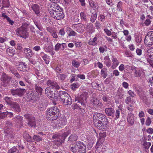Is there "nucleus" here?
I'll return each instance as SVG.
<instances>
[{
  "mask_svg": "<svg viewBox=\"0 0 153 153\" xmlns=\"http://www.w3.org/2000/svg\"><path fill=\"white\" fill-rule=\"evenodd\" d=\"M45 114L46 119L50 121L56 120L60 115L59 110L56 106L48 108Z\"/></svg>",
  "mask_w": 153,
  "mask_h": 153,
  "instance_id": "nucleus-1",
  "label": "nucleus"
},
{
  "mask_svg": "<svg viewBox=\"0 0 153 153\" xmlns=\"http://www.w3.org/2000/svg\"><path fill=\"white\" fill-rule=\"evenodd\" d=\"M69 132L67 131L64 132L62 134H56L53 135L52 136V142L57 146H61L67 136L69 134Z\"/></svg>",
  "mask_w": 153,
  "mask_h": 153,
  "instance_id": "nucleus-2",
  "label": "nucleus"
},
{
  "mask_svg": "<svg viewBox=\"0 0 153 153\" xmlns=\"http://www.w3.org/2000/svg\"><path fill=\"white\" fill-rule=\"evenodd\" d=\"M70 150L73 153H85L86 146L81 142H77L74 143V146L70 148Z\"/></svg>",
  "mask_w": 153,
  "mask_h": 153,
  "instance_id": "nucleus-3",
  "label": "nucleus"
},
{
  "mask_svg": "<svg viewBox=\"0 0 153 153\" xmlns=\"http://www.w3.org/2000/svg\"><path fill=\"white\" fill-rule=\"evenodd\" d=\"M16 31V35L18 36L25 39L28 36L27 29L23 25L17 29Z\"/></svg>",
  "mask_w": 153,
  "mask_h": 153,
  "instance_id": "nucleus-4",
  "label": "nucleus"
},
{
  "mask_svg": "<svg viewBox=\"0 0 153 153\" xmlns=\"http://www.w3.org/2000/svg\"><path fill=\"white\" fill-rule=\"evenodd\" d=\"M145 56L147 62L153 68V48L147 50Z\"/></svg>",
  "mask_w": 153,
  "mask_h": 153,
  "instance_id": "nucleus-5",
  "label": "nucleus"
},
{
  "mask_svg": "<svg viewBox=\"0 0 153 153\" xmlns=\"http://www.w3.org/2000/svg\"><path fill=\"white\" fill-rule=\"evenodd\" d=\"M45 93L49 97L55 99L57 97V91L50 86L46 88Z\"/></svg>",
  "mask_w": 153,
  "mask_h": 153,
  "instance_id": "nucleus-6",
  "label": "nucleus"
},
{
  "mask_svg": "<svg viewBox=\"0 0 153 153\" xmlns=\"http://www.w3.org/2000/svg\"><path fill=\"white\" fill-rule=\"evenodd\" d=\"M50 13L51 15L56 19L60 20L64 17V15L62 10L58 11L51 10Z\"/></svg>",
  "mask_w": 153,
  "mask_h": 153,
  "instance_id": "nucleus-7",
  "label": "nucleus"
},
{
  "mask_svg": "<svg viewBox=\"0 0 153 153\" xmlns=\"http://www.w3.org/2000/svg\"><path fill=\"white\" fill-rule=\"evenodd\" d=\"M25 92V89L24 88H18L16 89H11L10 90V93L14 96L21 97Z\"/></svg>",
  "mask_w": 153,
  "mask_h": 153,
  "instance_id": "nucleus-8",
  "label": "nucleus"
},
{
  "mask_svg": "<svg viewBox=\"0 0 153 153\" xmlns=\"http://www.w3.org/2000/svg\"><path fill=\"white\" fill-rule=\"evenodd\" d=\"M93 122L94 124L96 123L99 121L107 120L106 116L101 114L96 113H94L93 115Z\"/></svg>",
  "mask_w": 153,
  "mask_h": 153,
  "instance_id": "nucleus-9",
  "label": "nucleus"
},
{
  "mask_svg": "<svg viewBox=\"0 0 153 153\" xmlns=\"http://www.w3.org/2000/svg\"><path fill=\"white\" fill-rule=\"evenodd\" d=\"M26 119L28 120L27 124L31 127H35L36 126V120L34 117L30 114H26L25 115Z\"/></svg>",
  "mask_w": 153,
  "mask_h": 153,
  "instance_id": "nucleus-10",
  "label": "nucleus"
},
{
  "mask_svg": "<svg viewBox=\"0 0 153 153\" xmlns=\"http://www.w3.org/2000/svg\"><path fill=\"white\" fill-rule=\"evenodd\" d=\"M99 121L96 123L94 124L95 126L100 130L105 129L106 128L107 123L105 120Z\"/></svg>",
  "mask_w": 153,
  "mask_h": 153,
  "instance_id": "nucleus-11",
  "label": "nucleus"
},
{
  "mask_svg": "<svg viewBox=\"0 0 153 153\" xmlns=\"http://www.w3.org/2000/svg\"><path fill=\"white\" fill-rule=\"evenodd\" d=\"M67 122L66 118L64 116H62L57 121L56 126L59 128H63L66 125Z\"/></svg>",
  "mask_w": 153,
  "mask_h": 153,
  "instance_id": "nucleus-12",
  "label": "nucleus"
},
{
  "mask_svg": "<svg viewBox=\"0 0 153 153\" xmlns=\"http://www.w3.org/2000/svg\"><path fill=\"white\" fill-rule=\"evenodd\" d=\"M91 102L93 106L97 108H101L103 106L102 102L96 98H93L91 100Z\"/></svg>",
  "mask_w": 153,
  "mask_h": 153,
  "instance_id": "nucleus-13",
  "label": "nucleus"
},
{
  "mask_svg": "<svg viewBox=\"0 0 153 153\" xmlns=\"http://www.w3.org/2000/svg\"><path fill=\"white\" fill-rule=\"evenodd\" d=\"M59 94V100L61 101V102L64 100L67 97H69L70 96L66 92L63 91H60Z\"/></svg>",
  "mask_w": 153,
  "mask_h": 153,
  "instance_id": "nucleus-14",
  "label": "nucleus"
},
{
  "mask_svg": "<svg viewBox=\"0 0 153 153\" xmlns=\"http://www.w3.org/2000/svg\"><path fill=\"white\" fill-rule=\"evenodd\" d=\"M135 116L134 114L131 112L129 113L127 116V122L131 126L133 125L135 121Z\"/></svg>",
  "mask_w": 153,
  "mask_h": 153,
  "instance_id": "nucleus-15",
  "label": "nucleus"
},
{
  "mask_svg": "<svg viewBox=\"0 0 153 153\" xmlns=\"http://www.w3.org/2000/svg\"><path fill=\"white\" fill-rule=\"evenodd\" d=\"M47 84L49 86L52 87V88H55V89H59L60 87L57 82H53L51 80H48L47 82Z\"/></svg>",
  "mask_w": 153,
  "mask_h": 153,
  "instance_id": "nucleus-16",
  "label": "nucleus"
},
{
  "mask_svg": "<svg viewBox=\"0 0 153 153\" xmlns=\"http://www.w3.org/2000/svg\"><path fill=\"white\" fill-rule=\"evenodd\" d=\"M23 52L26 57H31L33 55L34 53L33 51L30 48H24Z\"/></svg>",
  "mask_w": 153,
  "mask_h": 153,
  "instance_id": "nucleus-17",
  "label": "nucleus"
},
{
  "mask_svg": "<svg viewBox=\"0 0 153 153\" xmlns=\"http://www.w3.org/2000/svg\"><path fill=\"white\" fill-rule=\"evenodd\" d=\"M144 43L147 47H150L153 45V41L148 34L145 36Z\"/></svg>",
  "mask_w": 153,
  "mask_h": 153,
  "instance_id": "nucleus-18",
  "label": "nucleus"
},
{
  "mask_svg": "<svg viewBox=\"0 0 153 153\" xmlns=\"http://www.w3.org/2000/svg\"><path fill=\"white\" fill-rule=\"evenodd\" d=\"M131 68L132 70L133 69L134 71V76L135 77H140L143 74L144 72L142 69L132 67H131Z\"/></svg>",
  "mask_w": 153,
  "mask_h": 153,
  "instance_id": "nucleus-19",
  "label": "nucleus"
},
{
  "mask_svg": "<svg viewBox=\"0 0 153 153\" xmlns=\"http://www.w3.org/2000/svg\"><path fill=\"white\" fill-rule=\"evenodd\" d=\"M10 106L15 112H19L21 111V109L20 105L16 102H13Z\"/></svg>",
  "mask_w": 153,
  "mask_h": 153,
  "instance_id": "nucleus-20",
  "label": "nucleus"
},
{
  "mask_svg": "<svg viewBox=\"0 0 153 153\" xmlns=\"http://www.w3.org/2000/svg\"><path fill=\"white\" fill-rule=\"evenodd\" d=\"M105 111L107 116L112 117L114 116L115 111L112 108H106L105 109Z\"/></svg>",
  "mask_w": 153,
  "mask_h": 153,
  "instance_id": "nucleus-21",
  "label": "nucleus"
},
{
  "mask_svg": "<svg viewBox=\"0 0 153 153\" xmlns=\"http://www.w3.org/2000/svg\"><path fill=\"white\" fill-rule=\"evenodd\" d=\"M74 109H81L82 108L85 107V105L82 101L79 100L74 104Z\"/></svg>",
  "mask_w": 153,
  "mask_h": 153,
  "instance_id": "nucleus-22",
  "label": "nucleus"
},
{
  "mask_svg": "<svg viewBox=\"0 0 153 153\" xmlns=\"http://www.w3.org/2000/svg\"><path fill=\"white\" fill-rule=\"evenodd\" d=\"M65 30L69 36H75L77 34V33L72 29L68 27H66Z\"/></svg>",
  "mask_w": 153,
  "mask_h": 153,
  "instance_id": "nucleus-23",
  "label": "nucleus"
},
{
  "mask_svg": "<svg viewBox=\"0 0 153 153\" xmlns=\"http://www.w3.org/2000/svg\"><path fill=\"white\" fill-rule=\"evenodd\" d=\"M112 63L111 65V68L112 69H115L119 65V62L117 59L114 57V56H112Z\"/></svg>",
  "mask_w": 153,
  "mask_h": 153,
  "instance_id": "nucleus-24",
  "label": "nucleus"
},
{
  "mask_svg": "<svg viewBox=\"0 0 153 153\" xmlns=\"http://www.w3.org/2000/svg\"><path fill=\"white\" fill-rule=\"evenodd\" d=\"M31 8L35 13L37 16H39L40 13L39 6L36 4H33L32 5Z\"/></svg>",
  "mask_w": 153,
  "mask_h": 153,
  "instance_id": "nucleus-25",
  "label": "nucleus"
},
{
  "mask_svg": "<svg viewBox=\"0 0 153 153\" xmlns=\"http://www.w3.org/2000/svg\"><path fill=\"white\" fill-rule=\"evenodd\" d=\"M78 137L75 134H71L68 138V143H73L77 140Z\"/></svg>",
  "mask_w": 153,
  "mask_h": 153,
  "instance_id": "nucleus-26",
  "label": "nucleus"
},
{
  "mask_svg": "<svg viewBox=\"0 0 153 153\" xmlns=\"http://www.w3.org/2000/svg\"><path fill=\"white\" fill-rule=\"evenodd\" d=\"M17 69L20 71H24L26 70V65L24 62H21L17 66Z\"/></svg>",
  "mask_w": 153,
  "mask_h": 153,
  "instance_id": "nucleus-27",
  "label": "nucleus"
},
{
  "mask_svg": "<svg viewBox=\"0 0 153 153\" xmlns=\"http://www.w3.org/2000/svg\"><path fill=\"white\" fill-rule=\"evenodd\" d=\"M15 52V50L11 47H9L6 49L7 53L10 56H13Z\"/></svg>",
  "mask_w": 153,
  "mask_h": 153,
  "instance_id": "nucleus-28",
  "label": "nucleus"
},
{
  "mask_svg": "<svg viewBox=\"0 0 153 153\" xmlns=\"http://www.w3.org/2000/svg\"><path fill=\"white\" fill-rule=\"evenodd\" d=\"M40 55L44 60L45 63L47 64H48L49 62V56L45 54L43 52H41L40 53Z\"/></svg>",
  "mask_w": 153,
  "mask_h": 153,
  "instance_id": "nucleus-29",
  "label": "nucleus"
},
{
  "mask_svg": "<svg viewBox=\"0 0 153 153\" xmlns=\"http://www.w3.org/2000/svg\"><path fill=\"white\" fill-rule=\"evenodd\" d=\"M76 31L79 33H82L83 32L85 29L84 26L83 24H78L76 27Z\"/></svg>",
  "mask_w": 153,
  "mask_h": 153,
  "instance_id": "nucleus-30",
  "label": "nucleus"
},
{
  "mask_svg": "<svg viewBox=\"0 0 153 153\" xmlns=\"http://www.w3.org/2000/svg\"><path fill=\"white\" fill-rule=\"evenodd\" d=\"M3 100H4L5 102L7 105L10 106L13 102L12 101L13 100L12 97H9L7 96L5 97Z\"/></svg>",
  "mask_w": 153,
  "mask_h": 153,
  "instance_id": "nucleus-31",
  "label": "nucleus"
},
{
  "mask_svg": "<svg viewBox=\"0 0 153 153\" xmlns=\"http://www.w3.org/2000/svg\"><path fill=\"white\" fill-rule=\"evenodd\" d=\"M62 102L65 105H70L72 104L71 99L69 96V97H67Z\"/></svg>",
  "mask_w": 153,
  "mask_h": 153,
  "instance_id": "nucleus-32",
  "label": "nucleus"
},
{
  "mask_svg": "<svg viewBox=\"0 0 153 153\" xmlns=\"http://www.w3.org/2000/svg\"><path fill=\"white\" fill-rule=\"evenodd\" d=\"M87 31L89 33H92L93 31V25L91 23L87 24L85 27Z\"/></svg>",
  "mask_w": 153,
  "mask_h": 153,
  "instance_id": "nucleus-33",
  "label": "nucleus"
},
{
  "mask_svg": "<svg viewBox=\"0 0 153 153\" xmlns=\"http://www.w3.org/2000/svg\"><path fill=\"white\" fill-rule=\"evenodd\" d=\"M100 73L104 78H105L107 75V69L106 68H104L101 70Z\"/></svg>",
  "mask_w": 153,
  "mask_h": 153,
  "instance_id": "nucleus-34",
  "label": "nucleus"
},
{
  "mask_svg": "<svg viewBox=\"0 0 153 153\" xmlns=\"http://www.w3.org/2000/svg\"><path fill=\"white\" fill-rule=\"evenodd\" d=\"M34 88L37 92L39 93L40 95L42 94V89L40 86H39L38 84L35 85Z\"/></svg>",
  "mask_w": 153,
  "mask_h": 153,
  "instance_id": "nucleus-35",
  "label": "nucleus"
},
{
  "mask_svg": "<svg viewBox=\"0 0 153 153\" xmlns=\"http://www.w3.org/2000/svg\"><path fill=\"white\" fill-rule=\"evenodd\" d=\"M34 23L36 27L40 30L42 31L44 29L40 21H34Z\"/></svg>",
  "mask_w": 153,
  "mask_h": 153,
  "instance_id": "nucleus-36",
  "label": "nucleus"
},
{
  "mask_svg": "<svg viewBox=\"0 0 153 153\" xmlns=\"http://www.w3.org/2000/svg\"><path fill=\"white\" fill-rule=\"evenodd\" d=\"M11 79V78L7 76L5 73H3L2 74L1 81H10Z\"/></svg>",
  "mask_w": 153,
  "mask_h": 153,
  "instance_id": "nucleus-37",
  "label": "nucleus"
},
{
  "mask_svg": "<svg viewBox=\"0 0 153 153\" xmlns=\"http://www.w3.org/2000/svg\"><path fill=\"white\" fill-rule=\"evenodd\" d=\"M13 120L16 122L21 123L22 122L23 118L22 116L17 115L13 118Z\"/></svg>",
  "mask_w": 153,
  "mask_h": 153,
  "instance_id": "nucleus-38",
  "label": "nucleus"
},
{
  "mask_svg": "<svg viewBox=\"0 0 153 153\" xmlns=\"http://www.w3.org/2000/svg\"><path fill=\"white\" fill-rule=\"evenodd\" d=\"M67 75L65 74H59L58 77L59 79L63 81L67 77Z\"/></svg>",
  "mask_w": 153,
  "mask_h": 153,
  "instance_id": "nucleus-39",
  "label": "nucleus"
},
{
  "mask_svg": "<svg viewBox=\"0 0 153 153\" xmlns=\"http://www.w3.org/2000/svg\"><path fill=\"white\" fill-rule=\"evenodd\" d=\"M23 137L26 139L27 142H30L32 141L31 137L27 133L25 132L23 134Z\"/></svg>",
  "mask_w": 153,
  "mask_h": 153,
  "instance_id": "nucleus-40",
  "label": "nucleus"
},
{
  "mask_svg": "<svg viewBox=\"0 0 153 153\" xmlns=\"http://www.w3.org/2000/svg\"><path fill=\"white\" fill-rule=\"evenodd\" d=\"M15 135V134L12 131L6 133V135L11 139H13Z\"/></svg>",
  "mask_w": 153,
  "mask_h": 153,
  "instance_id": "nucleus-41",
  "label": "nucleus"
},
{
  "mask_svg": "<svg viewBox=\"0 0 153 153\" xmlns=\"http://www.w3.org/2000/svg\"><path fill=\"white\" fill-rule=\"evenodd\" d=\"M117 96H118L119 98L121 99L123 98L124 96L123 91L122 90L118 89L117 93Z\"/></svg>",
  "mask_w": 153,
  "mask_h": 153,
  "instance_id": "nucleus-42",
  "label": "nucleus"
},
{
  "mask_svg": "<svg viewBox=\"0 0 153 153\" xmlns=\"http://www.w3.org/2000/svg\"><path fill=\"white\" fill-rule=\"evenodd\" d=\"M52 44H51V43H50V44L49 45H45V51L47 52H50L52 50Z\"/></svg>",
  "mask_w": 153,
  "mask_h": 153,
  "instance_id": "nucleus-43",
  "label": "nucleus"
},
{
  "mask_svg": "<svg viewBox=\"0 0 153 153\" xmlns=\"http://www.w3.org/2000/svg\"><path fill=\"white\" fill-rule=\"evenodd\" d=\"M80 16L81 19L85 21H87L86 14L84 12H81L80 13Z\"/></svg>",
  "mask_w": 153,
  "mask_h": 153,
  "instance_id": "nucleus-44",
  "label": "nucleus"
},
{
  "mask_svg": "<svg viewBox=\"0 0 153 153\" xmlns=\"http://www.w3.org/2000/svg\"><path fill=\"white\" fill-rule=\"evenodd\" d=\"M97 15V14L96 13H92L90 19V20L92 22H94L95 21L96 19Z\"/></svg>",
  "mask_w": 153,
  "mask_h": 153,
  "instance_id": "nucleus-45",
  "label": "nucleus"
},
{
  "mask_svg": "<svg viewBox=\"0 0 153 153\" xmlns=\"http://www.w3.org/2000/svg\"><path fill=\"white\" fill-rule=\"evenodd\" d=\"M33 138L34 140L37 142L40 141L42 140V137L36 135H35L33 136Z\"/></svg>",
  "mask_w": 153,
  "mask_h": 153,
  "instance_id": "nucleus-46",
  "label": "nucleus"
},
{
  "mask_svg": "<svg viewBox=\"0 0 153 153\" xmlns=\"http://www.w3.org/2000/svg\"><path fill=\"white\" fill-rule=\"evenodd\" d=\"M72 64L73 66L76 68H78L80 65V63L75 60H74L72 61Z\"/></svg>",
  "mask_w": 153,
  "mask_h": 153,
  "instance_id": "nucleus-47",
  "label": "nucleus"
},
{
  "mask_svg": "<svg viewBox=\"0 0 153 153\" xmlns=\"http://www.w3.org/2000/svg\"><path fill=\"white\" fill-rule=\"evenodd\" d=\"M122 2L121 1H119L117 4V11H121L122 10Z\"/></svg>",
  "mask_w": 153,
  "mask_h": 153,
  "instance_id": "nucleus-48",
  "label": "nucleus"
},
{
  "mask_svg": "<svg viewBox=\"0 0 153 153\" xmlns=\"http://www.w3.org/2000/svg\"><path fill=\"white\" fill-rule=\"evenodd\" d=\"M151 143L150 142H145L143 144L144 148L145 149H148L151 146Z\"/></svg>",
  "mask_w": 153,
  "mask_h": 153,
  "instance_id": "nucleus-49",
  "label": "nucleus"
},
{
  "mask_svg": "<svg viewBox=\"0 0 153 153\" xmlns=\"http://www.w3.org/2000/svg\"><path fill=\"white\" fill-rule=\"evenodd\" d=\"M53 7V9H52L51 10L58 11V10L61 11V10H62L60 6L58 5L57 4H56V5L55 6V7Z\"/></svg>",
  "mask_w": 153,
  "mask_h": 153,
  "instance_id": "nucleus-50",
  "label": "nucleus"
},
{
  "mask_svg": "<svg viewBox=\"0 0 153 153\" xmlns=\"http://www.w3.org/2000/svg\"><path fill=\"white\" fill-rule=\"evenodd\" d=\"M17 149L16 147L14 146L8 150V153H14L16 151Z\"/></svg>",
  "mask_w": 153,
  "mask_h": 153,
  "instance_id": "nucleus-51",
  "label": "nucleus"
},
{
  "mask_svg": "<svg viewBox=\"0 0 153 153\" xmlns=\"http://www.w3.org/2000/svg\"><path fill=\"white\" fill-rule=\"evenodd\" d=\"M79 86V84L77 83H74L71 86V88L73 90H75L76 88H77Z\"/></svg>",
  "mask_w": 153,
  "mask_h": 153,
  "instance_id": "nucleus-52",
  "label": "nucleus"
},
{
  "mask_svg": "<svg viewBox=\"0 0 153 153\" xmlns=\"http://www.w3.org/2000/svg\"><path fill=\"white\" fill-rule=\"evenodd\" d=\"M151 123V119L149 117H147L146 122V125L147 126H149Z\"/></svg>",
  "mask_w": 153,
  "mask_h": 153,
  "instance_id": "nucleus-53",
  "label": "nucleus"
},
{
  "mask_svg": "<svg viewBox=\"0 0 153 153\" xmlns=\"http://www.w3.org/2000/svg\"><path fill=\"white\" fill-rule=\"evenodd\" d=\"M100 25L101 24L99 21H96L95 25L97 29L99 30L100 29Z\"/></svg>",
  "mask_w": 153,
  "mask_h": 153,
  "instance_id": "nucleus-54",
  "label": "nucleus"
},
{
  "mask_svg": "<svg viewBox=\"0 0 153 153\" xmlns=\"http://www.w3.org/2000/svg\"><path fill=\"white\" fill-rule=\"evenodd\" d=\"M2 82L1 83V85L4 87H6L8 84V82L10 81H1Z\"/></svg>",
  "mask_w": 153,
  "mask_h": 153,
  "instance_id": "nucleus-55",
  "label": "nucleus"
},
{
  "mask_svg": "<svg viewBox=\"0 0 153 153\" xmlns=\"http://www.w3.org/2000/svg\"><path fill=\"white\" fill-rule=\"evenodd\" d=\"M29 61L33 65H35L36 63V62L35 60V59H33L31 58H29Z\"/></svg>",
  "mask_w": 153,
  "mask_h": 153,
  "instance_id": "nucleus-56",
  "label": "nucleus"
},
{
  "mask_svg": "<svg viewBox=\"0 0 153 153\" xmlns=\"http://www.w3.org/2000/svg\"><path fill=\"white\" fill-rule=\"evenodd\" d=\"M102 99L103 101L105 102H107L109 100L108 97L107 96H104L102 97Z\"/></svg>",
  "mask_w": 153,
  "mask_h": 153,
  "instance_id": "nucleus-57",
  "label": "nucleus"
},
{
  "mask_svg": "<svg viewBox=\"0 0 153 153\" xmlns=\"http://www.w3.org/2000/svg\"><path fill=\"white\" fill-rule=\"evenodd\" d=\"M104 31L108 36H110L111 35V31L107 29H104Z\"/></svg>",
  "mask_w": 153,
  "mask_h": 153,
  "instance_id": "nucleus-58",
  "label": "nucleus"
},
{
  "mask_svg": "<svg viewBox=\"0 0 153 153\" xmlns=\"http://www.w3.org/2000/svg\"><path fill=\"white\" fill-rule=\"evenodd\" d=\"M131 101V98L129 97H127L125 99V102L127 104H129Z\"/></svg>",
  "mask_w": 153,
  "mask_h": 153,
  "instance_id": "nucleus-59",
  "label": "nucleus"
},
{
  "mask_svg": "<svg viewBox=\"0 0 153 153\" xmlns=\"http://www.w3.org/2000/svg\"><path fill=\"white\" fill-rule=\"evenodd\" d=\"M142 40V39L140 36H138L136 37V41L138 43H140Z\"/></svg>",
  "mask_w": 153,
  "mask_h": 153,
  "instance_id": "nucleus-60",
  "label": "nucleus"
},
{
  "mask_svg": "<svg viewBox=\"0 0 153 153\" xmlns=\"http://www.w3.org/2000/svg\"><path fill=\"white\" fill-rule=\"evenodd\" d=\"M122 85L123 87L126 89L128 88L129 86L128 83L126 82H123Z\"/></svg>",
  "mask_w": 153,
  "mask_h": 153,
  "instance_id": "nucleus-61",
  "label": "nucleus"
},
{
  "mask_svg": "<svg viewBox=\"0 0 153 153\" xmlns=\"http://www.w3.org/2000/svg\"><path fill=\"white\" fill-rule=\"evenodd\" d=\"M75 76H76L78 78H79L81 79H84L85 78V76L84 74H78L76 75Z\"/></svg>",
  "mask_w": 153,
  "mask_h": 153,
  "instance_id": "nucleus-62",
  "label": "nucleus"
},
{
  "mask_svg": "<svg viewBox=\"0 0 153 153\" xmlns=\"http://www.w3.org/2000/svg\"><path fill=\"white\" fill-rule=\"evenodd\" d=\"M147 132L148 133L151 134L153 133V129L152 128H149L147 129Z\"/></svg>",
  "mask_w": 153,
  "mask_h": 153,
  "instance_id": "nucleus-63",
  "label": "nucleus"
},
{
  "mask_svg": "<svg viewBox=\"0 0 153 153\" xmlns=\"http://www.w3.org/2000/svg\"><path fill=\"white\" fill-rule=\"evenodd\" d=\"M148 36L151 38V39H152L153 41V31L149 32L148 34Z\"/></svg>",
  "mask_w": 153,
  "mask_h": 153,
  "instance_id": "nucleus-64",
  "label": "nucleus"
}]
</instances>
